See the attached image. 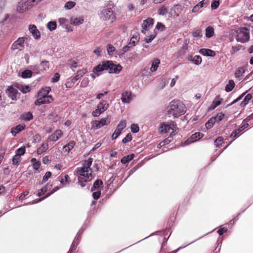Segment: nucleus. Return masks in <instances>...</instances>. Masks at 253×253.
Here are the masks:
<instances>
[{
    "mask_svg": "<svg viewBox=\"0 0 253 253\" xmlns=\"http://www.w3.org/2000/svg\"><path fill=\"white\" fill-rule=\"evenodd\" d=\"M51 173L50 171H47L45 173V175L43 176L42 183H44L47 181L48 178L51 176Z\"/></svg>",
    "mask_w": 253,
    "mask_h": 253,
    "instance_id": "nucleus-59",
    "label": "nucleus"
},
{
    "mask_svg": "<svg viewBox=\"0 0 253 253\" xmlns=\"http://www.w3.org/2000/svg\"><path fill=\"white\" fill-rule=\"evenodd\" d=\"M107 68L109 73H119L122 67L120 65L114 64L112 61H107Z\"/></svg>",
    "mask_w": 253,
    "mask_h": 253,
    "instance_id": "nucleus-7",
    "label": "nucleus"
},
{
    "mask_svg": "<svg viewBox=\"0 0 253 253\" xmlns=\"http://www.w3.org/2000/svg\"><path fill=\"white\" fill-rule=\"evenodd\" d=\"M160 64V60L158 58L155 59L152 62L151 67L150 68V71L152 72H155L159 67Z\"/></svg>",
    "mask_w": 253,
    "mask_h": 253,
    "instance_id": "nucleus-27",
    "label": "nucleus"
},
{
    "mask_svg": "<svg viewBox=\"0 0 253 253\" xmlns=\"http://www.w3.org/2000/svg\"><path fill=\"white\" fill-rule=\"evenodd\" d=\"M219 0H213L211 4V7L212 9H216L219 5Z\"/></svg>",
    "mask_w": 253,
    "mask_h": 253,
    "instance_id": "nucleus-58",
    "label": "nucleus"
},
{
    "mask_svg": "<svg viewBox=\"0 0 253 253\" xmlns=\"http://www.w3.org/2000/svg\"><path fill=\"white\" fill-rule=\"evenodd\" d=\"M22 118L24 120L29 121L33 119V116L31 112H29L27 113L23 114L22 115Z\"/></svg>",
    "mask_w": 253,
    "mask_h": 253,
    "instance_id": "nucleus-44",
    "label": "nucleus"
},
{
    "mask_svg": "<svg viewBox=\"0 0 253 253\" xmlns=\"http://www.w3.org/2000/svg\"><path fill=\"white\" fill-rule=\"evenodd\" d=\"M156 36V34H152V35H151L150 36L146 37L145 39V41L147 43H149L150 42H151L155 37Z\"/></svg>",
    "mask_w": 253,
    "mask_h": 253,
    "instance_id": "nucleus-63",
    "label": "nucleus"
},
{
    "mask_svg": "<svg viewBox=\"0 0 253 253\" xmlns=\"http://www.w3.org/2000/svg\"><path fill=\"white\" fill-rule=\"evenodd\" d=\"M69 64L70 65V68L72 69L73 71H74V69L76 68L79 66L78 62H77L73 59H70L69 61Z\"/></svg>",
    "mask_w": 253,
    "mask_h": 253,
    "instance_id": "nucleus-46",
    "label": "nucleus"
},
{
    "mask_svg": "<svg viewBox=\"0 0 253 253\" xmlns=\"http://www.w3.org/2000/svg\"><path fill=\"white\" fill-rule=\"evenodd\" d=\"M21 158L19 155H16L13 157L12 159V163L15 166H18L19 162L21 161Z\"/></svg>",
    "mask_w": 253,
    "mask_h": 253,
    "instance_id": "nucleus-47",
    "label": "nucleus"
},
{
    "mask_svg": "<svg viewBox=\"0 0 253 253\" xmlns=\"http://www.w3.org/2000/svg\"><path fill=\"white\" fill-rule=\"evenodd\" d=\"M104 70H107L106 61L103 62L102 64H99L93 69V73L98 76L100 74L99 72Z\"/></svg>",
    "mask_w": 253,
    "mask_h": 253,
    "instance_id": "nucleus-16",
    "label": "nucleus"
},
{
    "mask_svg": "<svg viewBox=\"0 0 253 253\" xmlns=\"http://www.w3.org/2000/svg\"><path fill=\"white\" fill-rule=\"evenodd\" d=\"M132 139V136L130 133H128L126 136L122 140V142L123 143H126L130 141Z\"/></svg>",
    "mask_w": 253,
    "mask_h": 253,
    "instance_id": "nucleus-56",
    "label": "nucleus"
},
{
    "mask_svg": "<svg viewBox=\"0 0 253 253\" xmlns=\"http://www.w3.org/2000/svg\"><path fill=\"white\" fill-rule=\"evenodd\" d=\"M100 19L105 21H109L112 23L115 19L116 16L111 8L104 7L99 14Z\"/></svg>",
    "mask_w": 253,
    "mask_h": 253,
    "instance_id": "nucleus-4",
    "label": "nucleus"
},
{
    "mask_svg": "<svg viewBox=\"0 0 253 253\" xmlns=\"http://www.w3.org/2000/svg\"><path fill=\"white\" fill-rule=\"evenodd\" d=\"M175 135L174 131H172L169 137H168L167 139H165L164 141H162V145H166L168 144L171 141L172 137L173 135Z\"/></svg>",
    "mask_w": 253,
    "mask_h": 253,
    "instance_id": "nucleus-45",
    "label": "nucleus"
},
{
    "mask_svg": "<svg viewBox=\"0 0 253 253\" xmlns=\"http://www.w3.org/2000/svg\"><path fill=\"white\" fill-rule=\"evenodd\" d=\"M154 24V20L151 18H148V19L143 21L142 24V32L145 34L144 30H148L150 27H152Z\"/></svg>",
    "mask_w": 253,
    "mask_h": 253,
    "instance_id": "nucleus-14",
    "label": "nucleus"
},
{
    "mask_svg": "<svg viewBox=\"0 0 253 253\" xmlns=\"http://www.w3.org/2000/svg\"><path fill=\"white\" fill-rule=\"evenodd\" d=\"M131 92L125 91L122 93L121 100L123 103H129L131 101Z\"/></svg>",
    "mask_w": 253,
    "mask_h": 253,
    "instance_id": "nucleus-17",
    "label": "nucleus"
},
{
    "mask_svg": "<svg viewBox=\"0 0 253 253\" xmlns=\"http://www.w3.org/2000/svg\"><path fill=\"white\" fill-rule=\"evenodd\" d=\"M57 24L55 21H50L47 24V27L50 31L55 30Z\"/></svg>",
    "mask_w": 253,
    "mask_h": 253,
    "instance_id": "nucleus-41",
    "label": "nucleus"
},
{
    "mask_svg": "<svg viewBox=\"0 0 253 253\" xmlns=\"http://www.w3.org/2000/svg\"><path fill=\"white\" fill-rule=\"evenodd\" d=\"M236 39L238 42L245 43L250 39L249 30L247 28H242L237 31Z\"/></svg>",
    "mask_w": 253,
    "mask_h": 253,
    "instance_id": "nucleus-5",
    "label": "nucleus"
},
{
    "mask_svg": "<svg viewBox=\"0 0 253 253\" xmlns=\"http://www.w3.org/2000/svg\"><path fill=\"white\" fill-rule=\"evenodd\" d=\"M32 72L29 70H25L21 73V76L23 78H28L32 76Z\"/></svg>",
    "mask_w": 253,
    "mask_h": 253,
    "instance_id": "nucleus-43",
    "label": "nucleus"
},
{
    "mask_svg": "<svg viewBox=\"0 0 253 253\" xmlns=\"http://www.w3.org/2000/svg\"><path fill=\"white\" fill-rule=\"evenodd\" d=\"M130 129L133 133H137L139 130V127L137 124H132L130 126Z\"/></svg>",
    "mask_w": 253,
    "mask_h": 253,
    "instance_id": "nucleus-52",
    "label": "nucleus"
},
{
    "mask_svg": "<svg viewBox=\"0 0 253 253\" xmlns=\"http://www.w3.org/2000/svg\"><path fill=\"white\" fill-rule=\"evenodd\" d=\"M100 195H101L100 190H96V191L94 192L93 193L92 197L94 199L97 200L100 198Z\"/></svg>",
    "mask_w": 253,
    "mask_h": 253,
    "instance_id": "nucleus-61",
    "label": "nucleus"
},
{
    "mask_svg": "<svg viewBox=\"0 0 253 253\" xmlns=\"http://www.w3.org/2000/svg\"><path fill=\"white\" fill-rule=\"evenodd\" d=\"M193 36L194 37H201L202 36V32L200 30H197L193 33Z\"/></svg>",
    "mask_w": 253,
    "mask_h": 253,
    "instance_id": "nucleus-64",
    "label": "nucleus"
},
{
    "mask_svg": "<svg viewBox=\"0 0 253 253\" xmlns=\"http://www.w3.org/2000/svg\"><path fill=\"white\" fill-rule=\"evenodd\" d=\"M249 126V124L248 123H244V124L243 125H242L241 126H240L238 129H237V130H236L235 131H233L231 135H230V137H233V138H236L237 136V135L240 132H241L242 130H243L244 129H245L246 128H247L248 126Z\"/></svg>",
    "mask_w": 253,
    "mask_h": 253,
    "instance_id": "nucleus-21",
    "label": "nucleus"
},
{
    "mask_svg": "<svg viewBox=\"0 0 253 253\" xmlns=\"http://www.w3.org/2000/svg\"><path fill=\"white\" fill-rule=\"evenodd\" d=\"M134 155L133 154L125 156L122 159L121 163L122 164H126L128 163L131 160H132L134 158Z\"/></svg>",
    "mask_w": 253,
    "mask_h": 253,
    "instance_id": "nucleus-35",
    "label": "nucleus"
},
{
    "mask_svg": "<svg viewBox=\"0 0 253 253\" xmlns=\"http://www.w3.org/2000/svg\"><path fill=\"white\" fill-rule=\"evenodd\" d=\"M188 60L191 61L195 65H198L201 63L202 58L199 55H195L194 57H189Z\"/></svg>",
    "mask_w": 253,
    "mask_h": 253,
    "instance_id": "nucleus-28",
    "label": "nucleus"
},
{
    "mask_svg": "<svg viewBox=\"0 0 253 253\" xmlns=\"http://www.w3.org/2000/svg\"><path fill=\"white\" fill-rule=\"evenodd\" d=\"M25 153V146L21 147L16 150V155H19L20 157Z\"/></svg>",
    "mask_w": 253,
    "mask_h": 253,
    "instance_id": "nucleus-54",
    "label": "nucleus"
},
{
    "mask_svg": "<svg viewBox=\"0 0 253 253\" xmlns=\"http://www.w3.org/2000/svg\"><path fill=\"white\" fill-rule=\"evenodd\" d=\"M235 86V83L232 80H229L228 84L225 86V90L227 92H229L233 90Z\"/></svg>",
    "mask_w": 253,
    "mask_h": 253,
    "instance_id": "nucleus-34",
    "label": "nucleus"
},
{
    "mask_svg": "<svg viewBox=\"0 0 253 253\" xmlns=\"http://www.w3.org/2000/svg\"><path fill=\"white\" fill-rule=\"evenodd\" d=\"M17 88L23 93H26L30 91V87L29 85H19Z\"/></svg>",
    "mask_w": 253,
    "mask_h": 253,
    "instance_id": "nucleus-38",
    "label": "nucleus"
},
{
    "mask_svg": "<svg viewBox=\"0 0 253 253\" xmlns=\"http://www.w3.org/2000/svg\"><path fill=\"white\" fill-rule=\"evenodd\" d=\"M126 123L125 120H122L118 125L116 129L112 135V139H116L121 133V131L126 127Z\"/></svg>",
    "mask_w": 253,
    "mask_h": 253,
    "instance_id": "nucleus-8",
    "label": "nucleus"
},
{
    "mask_svg": "<svg viewBox=\"0 0 253 253\" xmlns=\"http://www.w3.org/2000/svg\"><path fill=\"white\" fill-rule=\"evenodd\" d=\"M93 159L89 158L84 161L82 167L77 168L76 175L79 182H88L92 179V171L90 168Z\"/></svg>",
    "mask_w": 253,
    "mask_h": 253,
    "instance_id": "nucleus-1",
    "label": "nucleus"
},
{
    "mask_svg": "<svg viewBox=\"0 0 253 253\" xmlns=\"http://www.w3.org/2000/svg\"><path fill=\"white\" fill-rule=\"evenodd\" d=\"M166 111L169 116L174 118H178L185 113L186 107L179 100H173L167 107Z\"/></svg>",
    "mask_w": 253,
    "mask_h": 253,
    "instance_id": "nucleus-2",
    "label": "nucleus"
},
{
    "mask_svg": "<svg viewBox=\"0 0 253 253\" xmlns=\"http://www.w3.org/2000/svg\"><path fill=\"white\" fill-rule=\"evenodd\" d=\"M51 185L47 184L44 187L39 190L37 194L38 196H41L43 195L48 189H50L51 187Z\"/></svg>",
    "mask_w": 253,
    "mask_h": 253,
    "instance_id": "nucleus-33",
    "label": "nucleus"
},
{
    "mask_svg": "<svg viewBox=\"0 0 253 253\" xmlns=\"http://www.w3.org/2000/svg\"><path fill=\"white\" fill-rule=\"evenodd\" d=\"M84 21L83 17H72L70 19V23L74 26H79L83 23Z\"/></svg>",
    "mask_w": 253,
    "mask_h": 253,
    "instance_id": "nucleus-23",
    "label": "nucleus"
},
{
    "mask_svg": "<svg viewBox=\"0 0 253 253\" xmlns=\"http://www.w3.org/2000/svg\"><path fill=\"white\" fill-rule=\"evenodd\" d=\"M206 36L208 38L212 37L214 35V29L211 26H208L206 29Z\"/></svg>",
    "mask_w": 253,
    "mask_h": 253,
    "instance_id": "nucleus-32",
    "label": "nucleus"
},
{
    "mask_svg": "<svg viewBox=\"0 0 253 253\" xmlns=\"http://www.w3.org/2000/svg\"><path fill=\"white\" fill-rule=\"evenodd\" d=\"M110 122V119L108 117L101 119L100 121H95L92 124V127L94 129H98L102 126L108 125Z\"/></svg>",
    "mask_w": 253,
    "mask_h": 253,
    "instance_id": "nucleus-10",
    "label": "nucleus"
},
{
    "mask_svg": "<svg viewBox=\"0 0 253 253\" xmlns=\"http://www.w3.org/2000/svg\"><path fill=\"white\" fill-rule=\"evenodd\" d=\"M139 40V38L137 36H133V37L131 38L130 42L129 44L131 45V46H134L135 43L137 42Z\"/></svg>",
    "mask_w": 253,
    "mask_h": 253,
    "instance_id": "nucleus-53",
    "label": "nucleus"
},
{
    "mask_svg": "<svg viewBox=\"0 0 253 253\" xmlns=\"http://www.w3.org/2000/svg\"><path fill=\"white\" fill-rule=\"evenodd\" d=\"M199 52L204 56L213 57L215 55V52L210 49L203 48L200 49Z\"/></svg>",
    "mask_w": 253,
    "mask_h": 253,
    "instance_id": "nucleus-22",
    "label": "nucleus"
},
{
    "mask_svg": "<svg viewBox=\"0 0 253 253\" xmlns=\"http://www.w3.org/2000/svg\"><path fill=\"white\" fill-rule=\"evenodd\" d=\"M50 90L51 88L49 86L43 87L38 92L37 96H48Z\"/></svg>",
    "mask_w": 253,
    "mask_h": 253,
    "instance_id": "nucleus-24",
    "label": "nucleus"
},
{
    "mask_svg": "<svg viewBox=\"0 0 253 253\" xmlns=\"http://www.w3.org/2000/svg\"><path fill=\"white\" fill-rule=\"evenodd\" d=\"M103 182L100 179L96 180L93 184V187L91 189V191L95 190H100V188L102 187Z\"/></svg>",
    "mask_w": 253,
    "mask_h": 253,
    "instance_id": "nucleus-29",
    "label": "nucleus"
},
{
    "mask_svg": "<svg viewBox=\"0 0 253 253\" xmlns=\"http://www.w3.org/2000/svg\"><path fill=\"white\" fill-rule=\"evenodd\" d=\"M75 143L74 141H70L68 144L64 146L63 151L64 152L69 153L70 151L74 148Z\"/></svg>",
    "mask_w": 253,
    "mask_h": 253,
    "instance_id": "nucleus-25",
    "label": "nucleus"
},
{
    "mask_svg": "<svg viewBox=\"0 0 253 253\" xmlns=\"http://www.w3.org/2000/svg\"><path fill=\"white\" fill-rule=\"evenodd\" d=\"M108 107L109 104L107 103L106 101L101 100L100 102L98 104L97 109H98V110L101 111V112L103 113L108 108Z\"/></svg>",
    "mask_w": 253,
    "mask_h": 253,
    "instance_id": "nucleus-19",
    "label": "nucleus"
},
{
    "mask_svg": "<svg viewBox=\"0 0 253 253\" xmlns=\"http://www.w3.org/2000/svg\"><path fill=\"white\" fill-rule=\"evenodd\" d=\"M246 69L245 67H242L237 68L235 73V77L236 78H240L242 77L245 73Z\"/></svg>",
    "mask_w": 253,
    "mask_h": 253,
    "instance_id": "nucleus-30",
    "label": "nucleus"
},
{
    "mask_svg": "<svg viewBox=\"0 0 253 253\" xmlns=\"http://www.w3.org/2000/svg\"><path fill=\"white\" fill-rule=\"evenodd\" d=\"M59 178L60 183L62 184L63 186H65L67 184L69 183V182L68 181V179H69V176L68 175H65L64 176H63L62 175H60Z\"/></svg>",
    "mask_w": 253,
    "mask_h": 253,
    "instance_id": "nucleus-36",
    "label": "nucleus"
},
{
    "mask_svg": "<svg viewBox=\"0 0 253 253\" xmlns=\"http://www.w3.org/2000/svg\"><path fill=\"white\" fill-rule=\"evenodd\" d=\"M212 117L215 119L216 122H219L224 117V114L223 113H219L215 117Z\"/></svg>",
    "mask_w": 253,
    "mask_h": 253,
    "instance_id": "nucleus-49",
    "label": "nucleus"
},
{
    "mask_svg": "<svg viewBox=\"0 0 253 253\" xmlns=\"http://www.w3.org/2000/svg\"><path fill=\"white\" fill-rule=\"evenodd\" d=\"M25 127V125H19L13 127L11 129V133L13 136H16L17 134L23 130Z\"/></svg>",
    "mask_w": 253,
    "mask_h": 253,
    "instance_id": "nucleus-20",
    "label": "nucleus"
},
{
    "mask_svg": "<svg viewBox=\"0 0 253 253\" xmlns=\"http://www.w3.org/2000/svg\"><path fill=\"white\" fill-rule=\"evenodd\" d=\"M39 66L40 67V70L42 72L46 71L48 69V62L47 61H42Z\"/></svg>",
    "mask_w": 253,
    "mask_h": 253,
    "instance_id": "nucleus-39",
    "label": "nucleus"
},
{
    "mask_svg": "<svg viewBox=\"0 0 253 253\" xmlns=\"http://www.w3.org/2000/svg\"><path fill=\"white\" fill-rule=\"evenodd\" d=\"M48 149V144L47 142L43 143L37 150V154L41 155L45 152Z\"/></svg>",
    "mask_w": 253,
    "mask_h": 253,
    "instance_id": "nucleus-31",
    "label": "nucleus"
},
{
    "mask_svg": "<svg viewBox=\"0 0 253 253\" xmlns=\"http://www.w3.org/2000/svg\"><path fill=\"white\" fill-rule=\"evenodd\" d=\"M207 0H203L201 1H200L195 6H194L192 10V12L193 13H196L198 12L200 8H202L204 6V4L207 3Z\"/></svg>",
    "mask_w": 253,
    "mask_h": 253,
    "instance_id": "nucleus-26",
    "label": "nucleus"
},
{
    "mask_svg": "<svg viewBox=\"0 0 253 253\" xmlns=\"http://www.w3.org/2000/svg\"><path fill=\"white\" fill-rule=\"evenodd\" d=\"M86 72H87V70L85 69H83L78 70L77 72L76 75L77 76V77H79L80 78H81Z\"/></svg>",
    "mask_w": 253,
    "mask_h": 253,
    "instance_id": "nucleus-55",
    "label": "nucleus"
},
{
    "mask_svg": "<svg viewBox=\"0 0 253 253\" xmlns=\"http://www.w3.org/2000/svg\"><path fill=\"white\" fill-rule=\"evenodd\" d=\"M31 69L36 74H40L42 72L40 70V67L39 66V65H35L32 66L31 67Z\"/></svg>",
    "mask_w": 253,
    "mask_h": 253,
    "instance_id": "nucleus-60",
    "label": "nucleus"
},
{
    "mask_svg": "<svg viewBox=\"0 0 253 253\" xmlns=\"http://www.w3.org/2000/svg\"><path fill=\"white\" fill-rule=\"evenodd\" d=\"M107 50L109 55H112L115 50V47L113 45L109 44L107 46Z\"/></svg>",
    "mask_w": 253,
    "mask_h": 253,
    "instance_id": "nucleus-50",
    "label": "nucleus"
},
{
    "mask_svg": "<svg viewBox=\"0 0 253 253\" xmlns=\"http://www.w3.org/2000/svg\"><path fill=\"white\" fill-rule=\"evenodd\" d=\"M176 129V125L174 122H172L169 124H162L160 126V131L162 133H166L170 129L174 131Z\"/></svg>",
    "mask_w": 253,
    "mask_h": 253,
    "instance_id": "nucleus-9",
    "label": "nucleus"
},
{
    "mask_svg": "<svg viewBox=\"0 0 253 253\" xmlns=\"http://www.w3.org/2000/svg\"><path fill=\"white\" fill-rule=\"evenodd\" d=\"M6 93H7L8 97L12 100H14L16 99L18 91L13 86H9L7 89Z\"/></svg>",
    "mask_w": 253,
    "mask_h": 253,
    "instance_id": "nucleus-15",
    "label": "nucleus"
},
{
    "mask_svg": "<svg viewBox=\"0 0 253 253\" xmlns=\"http://www.w3.org/2000/svg\"><path fill=\"white\" fill-rule=\"evenodd\" d=\"M252 98V96L251 94H247L244 98L243 101L241 102L240 106L242 107L245 106L248 104L249 102L251 100Z\"/></svg>",
    "mask_w": 253,
    "mask_h": 253,
    "instance_id": "nucleus-37",
    "label": "nucleus"
},
{
    "mask_svg": "<svg viewBox=\"0 0 253 253\" xmlns=\"http://www.w3.org/2000/svg\"><path fill=\"white\" fill-rule=\"evenodd\" d=\"M62 135V132L61 130H57L54 133H53L48 139L47 141H56Z\"/></svg>",
    "mask_w": 253,
    "mask_h": 253,
    "instance_id": "nucleus-18",
    "label": "nucleus"
},
{
    "mask_svg": "<svg viewBox=\"0 0 253 253\" xmlns=\"http://www.w3.org/2000/svg\"><path fill=\"white\" fill-rule=\"evenodd\" d=\"M203 136V134L200 132H196L193 134L190 138L184 142V145H188L199 140Z\"/></svg>",
    "mask_w": 253,
    "mask_h": 253,
    "instance_id": "nucleus-12",
    "label": "nucleus"
},
{
    "mask_svg": "<svg viewBox=\"0 0 253 253\" xmlns=\"http://www.w3.org/2000/svg\"><path fill=\"white\" fill-rule=\"evenodd\" d=\"M223 138L222 137H218L214 141V145L217 147H219L221 145L222 143L223 142Z\"/></svg>",
    "mask_w": 253,
    "mask_h": 253,
    "instance_id": "nucleus-51",
    "label": "nucleus"
},
{
    "mask_svg": "<svg viewBox=\"0 0 253 253\" xmlns=\"http://www.w3.org/2000/svg\"><path fill=\"white\" fill-rule=\"evenodd\" d=\"M102 51V49L99 47H96L93 50V53L97 55V56H99L101 54V52Z\"/></svg>",
    "mask_w": 253,
    "mask_h": 253,
    "instance_id": "nucleus-62",
    "label": "nucleus"
},
{
    "mask_svg": "<svg viewBox=\"0 0 253 253\" xmlns=\"http://www.w3.org/2000/svg\"><path fill=\"white\" fill-rule=\"evenodd\" d=\"M29 30L35 39L39 40L40 38L41 33L35 25H30Z\"/></svg>",
    "mask_w": 253,
    "mask_h": 253,
    "instance_id": "nucleus-13",
    "label": "nucleus"
},
{
    "mask_svg": "<svg viewBox=\"0 0 253 253\" xmlns=\"http://www.w3.org/2000/svg\"><path fill=\"white\" fill-rule=\"evenodd\" d=\"M37 97L38 99L35 102L36 105L39 106L45 103H49L52 100L51 96Z\"/></svg>",
    "mask_w": 253,
    "mask_h": 253,
    "instance_id": "nucleus-11",
    "label": "nucleus"
},
{
    "mask_svg": "<svg viewBox=\"0 0 253 253\" xmlns=\"http://www.w3.org/2000/svg\"><path fill=\"white\" fill-rule=\"evenodd\" d=\"M26 38L20 37L16 41H15L11 45V48L12 50H14L18 49L22 50L24 48V42Z\"/></svg>",
    "mask_w": 253,
    "mask_h": 253,
    "instance_id": "nucleus-6",
    "label": "nucleus"
},
{
    "mask_svg": "<svg viewBox=\"0 0 253 253\" xmlns=\"http://www.w3.org/2000/svg\"><path fill=\"white\" fill-rule=\"evenodd\" d=\"M215 122H216L215 121V119L211 117L210 120L206 123L205 126L207 129L211 128Z\"/></svg>",
    "mask_w": 253,
    "mask_h": 253,
    "instance_id": "nucleus-40",
    "label": "nucleus"
},
{
    "mask_svg": "<svg viewBox=\"0 0 253 253\" xmlns=\"http://www.w3.org/2000/svg\"><path fill=\"white\" fill-rule=\"evenodd\" d=\"M76 2L73 1L67 2L64 5V8L66 10H70L74 7L76 5Z\"/></svg>",
    "mask_w": 253,
    "mask_h": 253,
    "instance_id": "nucleus-42",
    "label": "nucleus"
},
{
    "mask_svg": "<svg viewBox=\"0 0 253 253\" xmlns=\"http://www.w3.org/2000/svg\"><path fill=\"white\" fill-rule=\"evenodd\" d=\"M58 21L60 25H61L63 27H64L66 23L68 22L67 19L65 18H60L58 19Z\"/></svg>",
    "mask_w": 253,
    "mask_h": 253,
    "instance_id": "nucleus-57",
    "label": "nucleus"
},
{
    "mask_svg": "<svg viewBox=\"0 0 253 253\" xmlns=\"http://www.w3.org/2000/svg\"><path fill=\"white\" fill-rule=\"evenodd\" d=\"M36 4V0H21L18 3L16 10L19 13H23Z\"/></svg>",
    "mask_w": 253,
    "mask_h": 253,
    "instance_id": "nucleus-3",
    "label": "nucleus"
},
{
    "mask_svg": "<svg viewBox=\"0 0 253 253\" xmlns=\"http://www.w3.org/2000/svg\"><path fill=\"white\" fill-rule=\"evenodd\" d=\"M168 9L165 6H162L158 10V13L161 15H165L168 13Z\"/></svg>",
    "mask_w": 253,
    "mask_h": 253,
    "instance_id": "nucleus-48",
    "label": "nucleus"
}]
</instances>
